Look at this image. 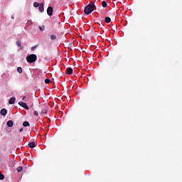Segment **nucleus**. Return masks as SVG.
I'll list each match as a JSON object with an SVG mask.
<instances>
[{
	"instance_id": "nucleus-1",
	"label": "nucleus",
	"mask_w": 182,
	"mask_h": 182,
	"mask_svg": "<svg viewBox=\"0 0 182 182\" xmlns=\"http://www.w3.org/2000/svg\"><path fill=\"white\" fill-rule=\"evenodd\" d=\"M95 9H96V6L95 5V3H90L85 7L84 13L85 14V15H90V14H92V11H95Z\"/></svg>"
},
{
	"instance_id": "nucleus-2",
	"label": "nucleus",
	"mask_w": 182,
	"mask_h": 182,
	"mask_svg": "<svg viewBox=\"0 0 182 182\" xmlns=\"http://www.w3.org/2000/svg\"><path fill=\"white\" fill-rule=\"evenodd\" d=\"M38 56L36 54H31L26 57V60L28 63H33L36 62Z\"/></svg>"
},
{
	"instance_id": "nucleus-3",
	"label": "nucleus",
	"mask_w": 182,
	"mask_h": 182,
	"mask_svg": "<svg viewBox=\"0 0 182 182\" xmlns=\"http://www.w3.org/2000/svg\"><path fill=\"white\" fill-rule=\"evenodd\" d=\"M47 14L48 16H52V15H53V8H52V6H49L47 9Z\"/></svg>"
},
{
	"instance_id": "nucleus-4",
	"label": "nucleus",
	"mask_w": 182,
	"mask_h": 182,
	"mask_svg": "<svg viewBox=\"0 0 182 182\" xmlns=\"http://www.w3.org/2000/svg\"><path fill=\"white\" fill-rule=\"evenodd\" d=\"M19 106H21V107H23V109H26V110H29V107H28V105L23 102H18Z\"/></svg>"
},
{
	"instance_id": "nucleus-5",
	"label": "nucleus",
	"mask_w": 182,
	"mask_h": 182,
	"mask_svg": "<svg viewBox=\"0 0 182 182\" xmlns=\"http://www.w3.org/2000/svg\"><path fill=\"white\" fill-rule=\"evenodd\" d=\"M0 114H1V116H6V114H8V110H6V109L4 108L0 111Z\"/></svg>"
},
{
	"instance_id": "nucleus-6",
	"label": "nucleus",
	"mask_w": 182,
	"mask_h": 182,
	"mask_svg": "<svg viewBox=\"0 0 182 182\" xmlns=\"http://www.w3.org/2000/svg\"><path fill=\"white\" fill-rule=\"evenodd\" d=\"M67 75H73V69L72 68H68L66 69Z\"/></svg>"
},
{
	"instance_id": "nucleus-7",
	"label": "nucleus",
	"mask_w": 182,
	"mask_h": 182,
	"mask_svg": "<svg viewBox=\"0 0 182 182\" xmlns=\"http://www.w3.org/2000/svg\"><path fill=\"white\" fill-rule=\"evenodd\" d=\"M38 9L40 12H43L45 11V7L43 6V3L40 4V6H38Z\"/></svg>"
},
{
	"instance_id": "nucleus-8",
	"label": "nucleus",
	"mask_w": 182,
	"mask_h": 182,
	"mask_svg": "<svg viewBox=\"0 0 182 182\" xmlns=\"http://www.w3.org/2000/svg\"><path fill=\"white\" fill-rule=\"evenodd\" d=\"M16 100V98L11 97L10 100L9 101V105H14L15 104V101Z\"/></svg>"
},
{
	"instance_id": "nucleus-9",
	"label": "nucleus",
	"mask_w": 182,
	"mask_h": 182,
	"mask_svg": "<svg viewBox=\"0 0 182 182\" xmlns=\"http://www.w3.org/2000/svg\"><path fill=\"white\" fill-rule=\"evenodd\" d=\"M6 125L8 127H12L14 126V122L12 120H9L7 122Z\"/></svg>"
},
{
	"instance_id": "nucleus-10",
	"label": "nucleus",
	"mask_w": 182,
	"mask_h": 182,
	"mask_svg": "<svg viewBox=\"0 0 182 182\" xmlns=\"http://www.w3.org/2000/svg\"><path fill=\"white\" fill-rule=\"evenodd\" d=\"M28 146L30 147V149H34V147L36 146V144H35V142L32 141L28 144Z\"/></svg>"
},
{
	"instance_id": "nucleus-11",
	"label": "nucleus",
	"mask_w": 182,
	"mask_h": 182,
	"mask_svg": "<svg viewBox=\"0 0 182 182\" xmlns=\"http://www.w3.org/2000/svg\"><path fill=\"white\" fill-rule=\"evenodd\" d=\"M23 126L24 127H28L31 126V124H29V122L26 121V122H24L23 123Z\"/></svg>"
},
{
	"instance_id": "nucleus-12",
	"label": "nucleus",
	"mask_w": 182,
	"mask_h": 182,
	"mask_svg": "<svg viewBox=\"0 0 182 182\" xmlns=\"http://www.w3.org/2000/svg\"><path fill=\"white\" fill-rule=\"evenodd\" d=\"M111 21H112V19H110L109 17H105L106 23H110Z\"/></svg>"
},
{
	"instance_id": "nucleus-13",
	"label": "nucleus",
	"mask_w": 182,
	"mask_h": 182,
	"mask_svg": "<svg viewBox=\"0 0 182 182\" xmlns=\"http://www.w3.org/2000/svg\"><path fill=\"white\" fill-rule=\"evenodd\" d=\"M41 4H39V3L38 2H34L33 3V7L34 8H38L40 6Z\"/></svg>"
},
{
	"instance_id": "nucleus-14",
	"label": "nucleus",
	"mask_w": 182,
	"mask_h": 182,
	"mask_svg": "<svg viewBox=\"0 0 182 182\" xmlns=\"http://www.w3.org/2000/svg\"><path fill=\"white\" fill-rule=\"evenodd\" d=\"M102 8H106V6H107V3H106L105 1H103L102 2Z\"/></svg>"
},
{
	"instance_id": "nucleus-15",
	"label": "nucleus",
	"mask_w": 182,
	"mask_h": 182,
	"mask_svg": "<svg viewBox=\"0 0 182 182\" xmlns=\"http://www.w3.org/2000/svg\"><path fill=\"white\" fill-rule=\"evenodd\" d=\"M22 170H23V168H22V166L17 167V171L18 173H21V171H22Z\"/></svg>"
},
{
	"instance_id": "nucleus-16",
	"label": "nucleus",
	"mask_w": 182,
	"mask_h": 182,
	"mask_svg": "<svg viewBox=\"0 0 182 182\" xmlns=\"http://www.w3.org/2000/svg\"><path fill=\"white\" fill-rule=\"evenodd\" d=\"M16 45H17V46L21 48V49H23V48L22 47V46L21 44V41H16Z\"/></svg>"
},
{
	"instance_id": "nucleus-17",
	"label": "nucleus",
	"mask_w": 182,
	"mask_h": 182,
	"mask_svg": "<svg viewBox=\"0 0 182 182\" xmlns=\"http://www.w3.org/2000/svg\"><path fill=\"white\" fill-rule=\"evenodd\" d=\"M4 178H5V176L0 171V180H4Z\"/></svg>"
},
{
	"instance_id": "nucleus-18",
	"label": "nucleus",
	"mask_w": 182,
	"mask_h": 182,
	"mask_svg": "<svg viewBox=\"0 0 182 182\" xmlns=\"http://www.w3.org/2000/svg\"><path fill=\"white\" fill-rule=\"evenodd\" d=\"M50 39H51V41H55V40L56 39V36H55V35H51V36H50Z\"/></svg>"
},
{
	"instance_id": "nucleus-19",
	"label": "nucleus",
	"mask_w": 182,
	"mask_h": 182,
	"mask_svg": "<svg viewBox=\"0 0 182 182\" xmlns=\"http://www.w3.org/2000/svg\"><path fill=\"white\" fill-rule=\"evenodd\" d=\"M17 72H18V73H22V68L18 67V68H17Z\"/></svg>"
},
{
	"instance_id": "nucleus-20",
	"label": "nucleus",
	"mask_w": 182,
	"mask_h": 182,
	"mask_svg": "<svg viewBox=\"0 0 182 182\" xmlns=\"http://www.w3.org/2000/svg\"><path fill=\"white\" fill-rule=\"evenodd\" d=\"M45 83H46V85H49V83H50V80H49L48 78L46 79Z\"/></svg>"
},
{
	"instance_id": "nucleus-21",
	"label": "nucleus",
	"mask_w": 182,
	"mask_h": 182,
	"mask_svg": "<svg viewBox=\"0 0 182 182\" xmlns=\"http://www.w3.org/2000/svg\"><path fill=\"white\" fill-rule=\"evenodd\" d=\"M39 29H40V31H41V32H43V31H45V26H40L39 27Z\"/></svg>"
},
{
	"instance_id": "nucleus-22",
	"label": "nucleus",
	"mask_w": 182,
	"mask_h": 182,
	"mask_svg": "<svg viewBox=\"0 0 182 182\" xmlns=\"http://www.w3.org/2000/svg\"><path fill=\"white\" fill-rule=\"evenodd\" d=\"M36 48H38V46H35L32 47L31 50H35L36 49Z\"/></svg>"
},
{
	"instance_id": "nucleus-23",
	"label": "nucleus",
	"mask_w": 182,
	"mask_h": 182,
	"mask_svg": "<svg viewBox=\"0 0 182 182\" xmlns=\"http://www.w3.org/2000/svg\"><path fill=\"white\" fill-rule=\"evenodd\" d=\"M38 114H39L38 113V112L36 111V112H34V116H38Z\"/></svg>"
},
{
	"instance_id": "nucleus-24",
	"label": "nucleus",
	"mask_w": 182,
	"mask_h": 182,
	"mask_svg": "<svg viewBox=\"0 0 182 182\" xmlns=\"http://www.w3.org/2000/svg\"><path fill=\"white\" fill-rule=\"evenodd\" d=\"M43 113H44L45 114H46L48 113V110H46L45 112H41V114H43Z\"/></svg>"
},
{
	"instance_id": "nucleus-25",
	"label": "nucleus",
	"mask_w": 182,
	"mask_h": 182,
	"mask_svg": "<svg viewBox=\"0 0 182 182\" xmlns=\"http://www.w3.org/2000/svg\"><path fill=\"white\" fill-rule=\"evenodd\" d=\"M26 99V96H23L22 100H25Z\"/></svg>"
},
{
	"instance_id": "nucleus-26",
	"label": "nucleus",
	"mask_w": 182,
	"mask_h": 182,
	"mask_svg": "<svg viewBox=\"0 0 182 182\" xmlns=\"http://www.w3.org/2000/svg\"><path fill=\"white\" fill-rule=\"evenodd\" d=\"M19 132H23V128H21V129H19Z\"/></svg>"
}]
</instances>
